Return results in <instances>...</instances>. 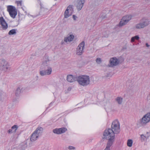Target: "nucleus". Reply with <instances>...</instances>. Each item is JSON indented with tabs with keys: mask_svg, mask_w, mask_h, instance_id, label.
Masks as SVG:
<instances>
[{
	"mask_svg": "<svg viewBox=\"0 0 150 150\" xmlns=\"http://www.w3.org/2000/svg\"><path fill=\"white\" fill-rule=\"evenodd\" d=\"M133 37L134 38L135 40H138L139 38V37L138 35H136L134 37Z\"/></svg>",
	"mask_w": 150,
	"mask_h": 150,
	"instance_id": "473e14b6",
	"label": "nucleus"
},
{
	"mask_svg": "<svg viewBox=\"0 0 150 150\" xmlns=\"http://www.w3.org/2000/svg\"><path fill=\"white\" fill-rule=\"evenodd\" d=\"M149 24V21L148 19L143 18L140 22L135 25L136 28L137 29L142 28L147 26Z\"/></svg>",
	"mask_w": 150,
	"mask_h": 150,
	"instance_id": "20e7f679",
	"label": "nucleus"
},
{
	"mask_svg": "<svg viewBox=\"0 0 150 150\" xmlns=\"http://www.w3.org/2000/svg\"><path fill=\"white\" fill-rule=\"evenodd\" d=\"M141 140L142 141H144L146 139V138L145 136L143 135H141Z\"/></svg>",
	"mask_w": 150,
	"mask_h": 150,
	"instance_id": "7c9ffc66",
	"label": "nucleus"
},
{
	"mask_svg": "<svg viewBox=\"0 0 150 150\" xmlns=\"http://www.w3.org/2000/svg\"><path fill=\"white\" fill-rule=\"evenodd\" d=\"M77 76H73L71 75H68L67 79V81L70 83H72L75 81H77Z\"/></svg>",
	"mask_w": 150,
	"mask_h": 150,
	"instance_id": "2eb2a0df",
	"label": "nucleus"
},
{
	"mask_svg": "<svg viewBox=\"0 0 150 150\" xmlns=\"http://www.w3.org/2000/svg\"><path fill=\"white\" fill-rule=\"evenodd\" d=\"M76 7L78 10L80 11L82 8L85 2V0H78Z\"/></svg>",
	"mask_w": 150,
	"mask_h": 150,
	"instance_id": "dca6fc26",
	"label": "nucleus"
},
{
	"mask_svg": "<svg viewBox=\"0 0 150 150\" xmlns=\"http://www.w3.org/2000/svg\"><path fill=\"white\" fill-rule=\"evenodd\" d=\"M43 130V128L42 127H38L35 130L34 132L36 134H37L38 136L40 134L42 133Z\"/></svg>",
	"mask_w": 150,
	"mask_h": 150,
	"instance_id": "aec40b11",
	"label": "nucleus"
},
{
	"mask_svg": "<svg viewBox=\"0 0 150 150\" xmlns=\"http://www.w3.org/2000/svg\"><path fill=\"white\" fill-rule=\"evenodd\" d=\"M132 16L131 15H126L124 16L121 19L118 25L119 26H122L126 25L131 20Z\"/></svg>",
	"mask_w": 150,
	"mask_h": 150,
	"instance_id": "6e6552de",
	"label": "nucleus"
},
{
	"mask_svg": "<svg viewBox=\"0 0 150 150\" xmlns=\"http://www.w3.org/2000/svg\"><path fill=\"white\" fill-rule=\"evenodd\" d=\"M48 12V9L45 8H42L39 13L40 15H44L46 14Z\"/></svg>",
	"mask_w": 150,
	"mask_h": 150,
	"instance_id": "412c9836",
	"label": "nucleus"
},
{
	"mask_svg": "<svg viewBox=\"0 0 150 150\" xmlns=\"http://www.w3.org/2000/svg\"><path fill=\"white\" fill-rule=\"evenodd\" d=\"M96 62L97 64H100L102 62L101 59L99 58H97L96 59Z\"/></svg>",
	"mask_w": 150,
	"mask_h": 150,
	"instance_id": "c85d7f7f",
	"label": "nucleus"
},
{
	"mask_svg": "<svg viewBox=\"0 0 150 150\" xmlns=\"http://www.w3.org/2000/svg\"><path fill=\"white\" fill-rule=\"evenodd\" d=\"M18 128V126L16 125H14L11 127V129L12 130L13 132L14 133L16 132V130Z\"/></svg>",
	"mask_w": 150,
	"mask_h": 150,
	"instance_id": "bb28decb",
	"label": "nucleus"
},
{
	"mask_svg": "<svg viewBox=\"0 0 150 150\" xmlns=\"http://www.w3.org/2000/svg\"><path fill=\"white\" fill-rule=\"evenodd\" d=\"M8 133L9 134L12 133L13 132H14L11 129H9L8 131Z\"/></svg>",
	"mask_w": 150,
	"mask_h": 150,
	"instance_id": "72a5a7b5",
	"label": "nucleus"
},
{
	"mask_svg": "<svg viewBox=\"0 0 150 150\" xmlns=\"http://www.w3.org/2000/svg\"><path fill=\"white\" fill-rule=\"evenodd\" d=\"M71 89V88H68V90H70Z\"/></svg>",
	"mask_w": 150,
	"mask_h": 150,
	"instance_id": "4c0bfd02",
	"label": "nucleus"
},
{
	"mask_svg": "<svg viewBox=\"0 0 150 150\" xmlns=\"http://www.w3.org/2000/svg\"><path fill=\"white\" fill-rule=\"evenodd\" d=\"M43 130V128L42 127H38L35 130L34 132L36 134H37L38 136L40 134L42 133Z\"/></svg>",
	"mask_w": 150,
	"mask_h": 150,
	"instance_id": "6ab92c4d",
	"label": "nucleus"
},
{
	"mask_svg": "<svg viewBox=\"0 0 150 150\" xmlns=\"http://www.w3.org/2000/svg\"><path fill=\"white\" fill-rule=\"evenodd\" d=\"M113 143H111V142H108L104 150H110V147L112 146Z\"/></svg>",
	"mask_w": 150,
	"mask_h": 150,
	"instance_id": "5701e85b",
	"label": "nucleus"
},
{
	"mask_svg": "<svg viewBox=\"0 0 150 150\" xmlns=\"http://www.w3.org/2000/svg\"><path fill=\"white\" fill-rule=\"evenodd\" d=\"M135 40L134 39V38L133 37H132L131 38V42H134L135 41Z\"/></svg>",
	"mask_w": 150,
	"mask_h": 150,
	"instance_id": "f704fd0d",
	"label": "nucleus"
},
{
	"mask_svg": "<svg viewBox=\"0 0 150 150\" xmlns=\"http://www.w3.org/2000/svg\"><path fill=\"white\" fill-rule=\"evenodd\" d=\"M115 134L111 129H108L105 130L103 136L104 138L108 140V142H111L113 143L115 141Z\"/></svg>",
	"mask_w": 150,
	"mask_h": 150,
	"instance_id": "f03ea898",
	"label": "nucleus"
},
{
	"mask_svg": "<svg viewBox=\"0 0 150 150\" xmlns=\"http://www.w3.org/2000/svg\"><path fill=\"white\" fill-rule=\"evenodd\" d=\"M68 149L69 150H72V149H74L75 148V147L71 146H69L68 147Z\"/></svg>",
	"mask_w": 150,
	"mask_h": 150,
	"instance_id": "2f4dec72",
	"label": "nucleus"
},
{
	"mask_svg": "<svg viewBox=\"0 0 150 150\" xmlns=\"http://www.w3.org/2000/svg\"><path fill=\"white\" fill-rule=\"evenodd\" d=\"M85 43L84 41L82 42L77 47L76 49V54L78 55H81L84 52V48Z\"/></svg>",
	"mask_w": 150,
	"mask_h": 150,
	"instance_id": "9d476101",
	"label": "nucleus"
},
{
	"mask_svg": "<svg viewBox=\"0 0 150 150\" xmlns=\"http://www.w3.org/2000/svg\"><path fill=\"white\" fill-rule=\"evenodd\" d=\"M16 33V30L15 29H13L10 30L8 32V34L9 35H12L15 34Z\"/></svg>",
	"mask_w": 150,
	"mask_h": 150,
	"instance_id": "393cba45",
	"label": "nucleus"
},
{
	"mask_svg": "<svg viewBox=\"0 0 150 150\" xmlns=\"http://www.w3.org/2000/svg\"><path fill=\"white\" fill-rule=\"evenodd\" d=\"M115 100L118 104L121 105L122 103L123 98L121 97H118L116 98Z\"/></svg>",
	"mask_w": 150,
	"mask_h": 150,
	"instance_id": "4be33fe9",
	"label": "nucleus"
},
{
	"mask_svg": "<svg viewBox=\"0 0 150 150\" xmlns=\"http://www.w3.org/2000/svg\"><path fill=\"white\" fill-rule=\"evenodd\" d=\"M74 36L73 35H70L68 37L64 38V41L66 42H71L74 39Z\"/></svg>",
	"mask_w": 150,
	"mask_h": 150,
	"instance_id": "a211bd4d",
	"label": "nucleus"
},
{
	"mask_svg": "<svg viewBox=\"0 0 150 150\" xmlns=\"http://www.w3.org/2000/svg\"><path fill=\"white\" fill-rule=\"evenodd\" d=\"M119 63V61L115 57L111 58L110 60V64L111 67L116 66Z\"/></svg>",
	"mask_w": 150,
	"mask_h": 150,
	"instance_id": "4468645a",
	"label": "nucleus"
},
{
	"mask_svg": "<svg viewBox=\"0 0 150 150\" xmlns=\"http://www.w3.org/2000/svg\"><path fill=\"white\" fill-rule=\"evenodd\" d=\"M63 42H62H62H61V44H63Z\"/></svg>",
	"mask_w": 150,
	"mask_h": 150,
	"instance_id": "58836bf2",
	"label": "nucleus"
},
{
	"mask_svg": "<svg viewBox=\"0 0 150 150\" xmlns=\"http://www.w3.org/2000/svg\"><path fill=\"white\" fill-rule=\"evenodd\" d=\"M150 122V112H148L140 120V122L141 125H145Z\"/></svg>",
	"mask_w": 150,
	"mask_h": 150,
	"instance_id": "423d86ee",
	"label": "nucleus"
},
{
	"mask_svg": "<svg viewBox=\"0 0 150 150\" xmlns=\"http://www.w3.org/2000/svg\"><path fill=\"white\" fill-rule=\"evenodd\" d=\"M133 141L132 139H128L127 142V146L129 147H131L132 146Z\"/></svg>",
	"mask_w": 150,
	"mask_h": 150,
	"instance_id": "b1692460",
	"label": "nucleus"
},
{
	"mask_svg": "<svg viewBox=\"0 0 150 150\" xmlns=\"http://www.w3.org/2000/svg\"><path fill=\"white\" fill-rule=\"evenodd\" d=\"M77 81L79 84L83 86H86L89 85L90 82L89 76L87 75H81L77 76Z\"/></svg>",
	"mask_w": 150,
	"mask_h": 150,
	"instance_id": "7ed1b4c3",
	"label": "nucleus"
},
{
	"mask_svg": "<svg viewBox=\"0 0 150 150\" xmlns=\"http://www.w3.org/2000/svg\"><path fill=\"white\" fill-rule=\"evenodd\" d=\"M111 128V130H112L115 134H118L120 132V125L117 120H116L113 121L112 123Z\"/></svg>",
	"mask_w": 150,
	"mask_h": 150,
	"instance_id": "39448f33",
	"label": "nucleus"
},
{
	"mask_svg": "<svg viewBox=\"0 0 150 150\" xmlns=\"http://www.w3.org/2000/svg\"><path fill=\"white\" fill-rule=\"evenodd\" d=\"M39 136L38 135L36 134L34 132L31 135V138L30 139V141L31 142H34L36 141L38 138Z\"/></svg>",
	"mask_w": 150,
	"mask_h": 150,
	"instance_id": "f3484780",
	"label": "nucleus"
},
{
	"mask_svg": "<svg viewBox=\"0 0 150 150\" xmlns=\"http://www.w3.org/2000/svg\"><path fill=\"white\" fill-rule=\"evenodd\" d=\"M73 9L71 5L68 6L64 12V17L66 18H68L72 13Z\"/></svg>",
	"mask_w": 150,
	"mask_h": 150,
	"instance_id": "9b49d317",
	"label": "nucleus"
},
{
	"mask_svg": "<svg viewBox=\"0 0 150 150\" xmlns=\"http://www.w3.org/2000/svg\"><path fill=\"white\" fill-rule=\"evenodd\" d=\"M36 77H37V79H38V76H36Z\"/></svg>",
	"mask_w": 150,
	"mask_h": 150,
	"instance_id": "ea45409f",
	"label": "nucleus"
},
{
	"mask_svg": "<svg viewBox=\"0 0 150 150\" xmlns=\"http://www.w3.org/2000/svg\"><path fill=\"white\" fill-rule=\"evenodd\" d=\"M73 18L74 20V21H75L76 20V18H77V17L75 15H73Z\"/></svg>",
	"mask_w": 150,
	"mask_h": 150,
	"instance_id": "c9c22d12",
	"label": "nucleus"
},
{
	"mask_svg": "<svg viewBox=\"0 0 150 150\" xmlns=\"http://www.w3.org/2000/svg\"><path fill=\"white\" fill-rule=\"evenodd\" d=\"M7 62L4 59H0V69L6 71L8 68Z\"/></svg>",
	"mask_w": 150,
	"mask_h": 150,
	"instance_id": "1a4fd4ad",
	"label": "nucleus"
},
{
	"mask_svg": "<svg viewBox=\"0 0 150 150\" xmlns=\"http://www.w3.org/2000/svg\"><path fill=\"white\" fill-rule=\"evenodd\" d=\"M146 45L147 47H149V45L147 43H146Z\"/></svg>",
	"mask_w": 150,
	"mask_h": 150,
	"instance_id": "e433bc0d",
	"label": "nucleus"
},
{
	"mask_svg": "<svg viewBox=\"0 0 150 150\" xmlns=\"http://www.w3.org/2000/svg\"><path fill=\"white\" fill-rule=\"evenodd\" d=\"M22 1H16V3L17 4L18 6H21L22 5Z\"/></svg>",
	"mask_w": 150,
	"mask_h": 150,
	"instance_id": "cd10ccee",
	"label": "nucleus"
},
{
	"mask_svg": "<svg viewBox=\"0 0 150 150\" xmlns=\"http://www.w3.org/2000/svg\"><path fill=\"white\" fill-rule=\"evenodd\" d=\"M51 103L50 104V105L51 104Z\"/></svg>",
	"mask_w": 150,
	"mask_h": 150,
	"instance_id": "a19ab883",
	"label": "nucleus"
},
{
	"mask_svg": "<svg viewBox=\"0 0 150 150\" xmlns=\"http://www.w3.org/2000/svg\"><path fill=\"white\" fill-rule=\"evenodd\" d=\"M21 93V89L19 88H17L16 92L15 94L16 96H18Z\"/></svg>",
	"mask_w": 150,
	"mask_h": 150,
	"instance_id": "a878e982",
	"label": "nucleus"
},
{
	"mask_svg": "<svg viewBox=\"0 0 150 150\" xmlns=\"http://www.w3.org/2000/svg\"><path fill=\"white\" fill-rule=\"evenodd\" d=\"M50 62L48 56L47 55L45 56L40 71V74L41 76L49 75L51 74L52 69L51 67L49 66Z\"/></svg>",
	"mask_w": 150,
	"mask_h": 150,
	"instance_id": "f257e3e1",
	"label": "nucleus"
},
{
	"mask_svg": "<svg viewBox=\"0 0 150 150\" xmlns=\"http://www.w3.org/2000/svg\"><path fill=\"white\" fill-rule=\"evenodd\" d=\"M0 23L3 30H6L8 27V24L2 16L0 17Z\"/></svg>",
	"mask_w": 150,
	"mask_h": 150,
	"instance_id": "ddd939ff",
	"label": "nucleus"
},
{
	"mask_svg": "<svg viewBox=\"0 0 150 150\" xmlns=\"http://www.w3.org/2000/svg\"><path fill=\"white\" fill-rule=\"evenodd\" d=\"M67 130V129L64 127L56 128L53 130V132L55 134H59L64 133Z\"/></svg>",
	"mask_w": 150,
	"mask_h": 150,
	"instance_id": "f8f14e48",
	"label": "nucleus"
},
{
	"mask_svg": "<svg viewBox=\"0 0 150 150\" xmlns=\"http://www.w3.org/2000/svg\"><path fill=\"white\" fill-rule=\"evenodd\" d=\"M7 11L11 17L14 18L17 14V10L14 6L12 5L8 6H7Z\"/></svg>",
	"mask_w": 150,
	"mask_h": 150,
	"instance_id": "0eeeda50",
	"label": "nucleus"
},
{
	"mask_svg": "<svg viewBox=\"0 0 150 150\" xmlns=\"http://www.w3.org/2000/svg\"><path fill=\"white\" fill-rule=\"evenodd\" d=\"M99 18H101L102 19H103L105 17V14H101L99 16Z\"/></svg>",
	"mask_w": 150,
	"mask_h": 150,
	"instance_id": "c756f323",
	"label": "nucleus"
}]
</instances>
